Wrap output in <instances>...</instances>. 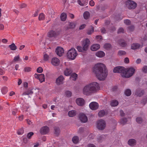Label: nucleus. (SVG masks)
Wrapping results in <instances>:
<instances>
[{"label": "nucleus", "instance_id": "f257e3e1", "mask_svg": "<svg viewBox=\"0 0 147 147\" xmlns=\"http://www.w3.org/2000/svg\"><path fill=\"white\" fill-rule=\"evenodd\" d=\"M93 71L96 78L100 80H104L108 75L106 66L103 63H99L95 65Z\"/></svg>", "mask_w": 147, "mask_h": 147}, {"label": "nucleus", "instance_id": "f03ea898", "mask_svg": "<svg viewBox=\"0 0 147 147\" xmlns=\"http://www.w3.org/2000/svg\"><path fill=\"white\" fill-rule=\"evenodd\" d=\"M100 86L98 83L93 82L84 86L83 89V94L86 95H89L99 90Z\"/></svg>", "mask_w": 147, "mask_h": 147}, {"label": "nucleus", "instance_id": "7ed1b4c3", "mask_svg": "<svg viewBox=\"0 0 147 147\" xmlns=\"http://www.w3.org/2000/svg\"><path fill=\"white\" fill-rule=\"evenodd\" d=\"M135 69L133 67H130L127 69L125 68L124 73L123 74V77L125 78H129L133 75Z\"/></svg>", "mask_w": 147, "mask_h": 147}, {"label": "nucleus", "instance_id": "20e7f679", "mask_svg": "<svg viewBox=\"0 0 147 147\" xmlns=\"http://www.w3.org/2000/svg\"><path fill=\"white\" fill-rule=\"evenodd\" d=\"M90 41L89 40L86 38L83 41V47L80 46H78L77 47L78 51L80 52H84L86 51L88 49V47L90 45Z\"/></svg>", "mask_w": 147, "mask_h": 147}, {"label": "nucleus", "instance_id": "39448f33", "mask_svg": "<svg viewBox=\"0 0 147 147\" xmlns=\"http://www.w3.org/2000/svg\"><path fill=\"white\" fill-rule=\"evenodd\" d=\"M78 55L76 50L72 48L69 50L67 53V57L71 60H74Z\"/></svg>", "mask_w": 147, "mask_h": 147}, {"label": "nucleus", "instance_id": "423d86ee", "mask_svg": "<svg viewBox=\"0 0 147 147\" xmlns=\"http://www.w3.org/2000/svg\"><path fill=\"white\" fill-rule=\"evenodd\" d=\"M126 7L129 9H134L137 6V3L134 1L128 0L125 3Z\"/></svg>", "mask_w": 147, "mask_h": 147}, {"label": "nucleus", "instance_id": "0eeeda50", "mask_svg": "<svg viewBox=\"0 0 147 147\" xmlns=\"http://www.w3.org/2000/svg\"><path fill=\"white\" fill-rule=\"evenodd\" d=\"M106 126L105 121L103 120L100 119L97 122V127L100 130H103Z\"/></svg>", "mask_w": 147, "mask_h": 147}, {"label": "nucleus", "instance_id": "6e6552de", "mask_svg": "<svg viewBox=\"0 0 147 147\" xmlns=\"http://www.w3.org/2000/svg\"><path fill=\"white\" fill-rule=\"evenodd\" d=\"M125 67H122L118 66L115 67L113 70V71L114 73H118L121 74V76L123 77V74L124 71Z\"/></svg>", "mask_w": 147, "mask_h": 147}, {"label": "nucleus", "instance_id": "1a4fd4ad", "mask_svg": "<svg viewBox=\"0 0 147 147\" xmlns=\"http://www.w3.org/2000/svg\"><path fill=\"white\" fill-rule=\"evenodd\" d=\"M49 127L47 126H45L40 128V131L41 134L45 135L49 132Z\"/></svg>", "mask_w": 147, "mask_h": 147}, {"label": "nucleus", "instance_id": "9d476101", "mask_svg": "<svg viewBox=\"0 0 147 147\" xmlns=\"http://www.w3.org/2000/svg\"><path fill=\"white\" fill-rule=\"evenodd\" d=\"M79 118L80 121L83 123H86L88 121V118L85 114L83 113H80L79 115Z\"/></svg>", "mask_w": 147, "mask_h": 147}, {"label": "nucleus", "instance_id": "9b49d317", "mask_svg": "<svg viewBox=\"0 0 147 147\" xmlns=\"http://www.w3.org/2000/svg\"><path fill=\"white\" fill-rule=\"evenodd\" d=\"M56 53L59 56H61L64 53L63 49L60 47H58L56 49Z\"/></svg>", "mask_w": 147, "mask_h": 147}, {"label": "nucleus", "instance_id": "f8f14e48", "mask_svg": "<svg viewBox=\"0 0 147 147\" xmlns=\"http://www.w3.org/2000/svg\"><path fill=\"white\" fill-rule=\"evenodd\" d=\"M89 106L90 109L92 110H96L97 109L98 107V103L95 102H91L89 104Z\"/></svg>", "mask_w": 147, "mask_h": 147}, {"label": "nucleus", "instance_id": "ddd939ff", "mask_svg": "<svg viewBox=\"0 0 147 147\" xmlns=\"http://www.w3.org/2000/svg\"><path fill=\"white\" fill-rule=\"evenodd\" d=\"M64 80L63 76L61 75L59 76L56 79V82L58 85L63 84V81Z\"/></svg>", "mask_w": 147, "mask_h": 147}, {"label": "nucleus", "instance_id": "4468645a", "mask_svg": "<svg viewBox=\"0 0 147 147\" xmlns=\"http://www.w3.org/2000/svg\"><path fill=\"white\" fill-rule=\"evenodd\" d=\"M59 34L57 32L51 30L49 31L48 33V36L49 37H55Z\"/></svg>", "mask_w": 147, "mask_h": 147}, {"label": "nucleus", "instance_id": "2eb2a0df", "mask_svg": "<svg viewBox=\"0 0 147 147\" xmlns=\"http://www.w3.org/2000/svg\"><path fill=\"white\" fill-rule=\"evenodd\" d=\"M51 63L53 65L57 66L59 64V60L58 58L54 57L52 58Z\"/></svg>", "mask_w": 147, "mask_h": 147}, {"label": "nucleus", "instance_id": "dca6fc26", "mask_svg": "<svg viewBox=\"0 0 147 147\" xmlns=\"http://www.w3.org/2000/svg\"><path fill=\"white\" fill-rule=\"evenodd\" d=\"M76 102L78 105L81 106L83 105L84 103V100L81 98H77L76 100Z\"/></svg>", "mask_w": 147, "mask_h": 147}, {"label": "nucleus", "instance_id": "f3484780", "mask_svg": "<svg viewBox=\"0 0 147 147\" xmlns=\"http://www.w3.org/2000/svg\"><path fill=\"white\" fill-rule=\"evenodd\" d=\"M72 72V70L71 69L67 68L64 71V73L65 76H68L71 74Z\"/></svg>", "mask_w": 147, "mask_h": 147}, {"label": "nucleus", "instance_id": "a211bd4d", "mask_svg": "<svg viewBox=\"0 0 147 147\" xmlns=\"http://www.w3.org/2000/svg\"><path fill=\"white\" fill-rule=\"evenodd\" d=\"M100 48V46L98 44H94L91 46V49L92 51H96Z\"/></svg>", "mask_w": 147, "mask_h": 147}, {"label": "nucleus", "instance_id": "6ab92c4d", "mask_svg": "<svg viewBox=\"0 0 147 147\" xmlns=\"http://www.w3.org/2000/svg\"><path fill=\"white\" fill-rule=\"evenodd\" d=\"M96 56L99 57H102L105 56V54L102 51H99L97 52L95 54Z\"/></svg>", "mask_w": 147, "mask_h": 147}, {"label": "nucleus", "instance_id": "aec40b11", "mask_svg": "<svg viewBox=\"0 0 147 147\" xmlns=\"http://www.w3.org/2000/svg\"><path fill=\"white\" fill-rule=\"evenodd\" d=\"M144 93L143 90H142L140 88H138L137 89L136 94L138 96H142Z\"/></svg>", "mask_w": 147, "mask_h": 147}, {"label": "nucleus", "instance_id": "412c9836", "mask_svg": "<svg viewBox=\"0 0 147 147\" xmlns=\"http://www.w3.org/2000/svg\"><path fill=\"white\" fill-rule=\"evenodd\" d=\"M119 44L122 47H125L127 45V44L124 40H119L118 42Z\"/></svg>", "mask_w": 147, "mask_h": 147}, {"label": "nucleus", "instance_id": "4be33fe9", "mask_svg": "<svg viewBox=\"0 0 147 147\" xmlns=\"http://www.w3.org/2000/svg\"><path fill=\"white\" fill-rule=\"evenodd\" d=\"M104 135H99L97 136V140L98 143H101L104 140Z\"/></svg>", "mask_w": 147, "mask_h": 147}, {"label": "nucleus", "instance_id": "5701e85b", "mask_svg": "<svg viewBox=\"0 0 147 147\" xmlns=\"http://www.w3.org/2000/svg\"><path fill=\"white\" fill-rule=\"evenodd\" d=\"M88 0H78V2L79 5L81 6H83L85 4H86Z\"/></svg>", "mask_w": 147, "mask_h": 147}, {"label": "nucleus", "instance_id": "b1692460", "mask_svg": "<svg viewBox=\"0 0 147 147\" xmlns=\"http://www.w3.org/2000/svg\"><path fill=\"white\" fill-rule=\"evenodd\" d=\"M139 44L137 43H133L131 46V49H138L140 47Z\"/></svg>", "mask_w": 147, "mask_h": 147}, {"label": "nucleus", "instance_id": "393cba45", "mask_svg": "<svg viewBox=\"0 0 147 147\" xmlns=\"http://www.w3.org/2000/svg\"><path fill=\"white\" fill-rule=\"evenodd\" d=\"M128 144L131 146H134L135 145L136 143V140L134 139H131L128 141Z\"/></svg>", "mask_w": 147, "mask_h": 147}, {"label": "nucleus", "instance_id": "a878e982", "mask_svg": "<svg viewBox=\"0 0 147 147\" xmlns=\"http://www.w3.org/2000/svg\"><path fill=\"white\" fill-rule=\"evenodd\" d=\"M76 114V111L75 110H71L69 111L68 113V115L70 117H73Z\"/></svg>", "mask_w": 147, "mask_h": 147}, {"label": "nucleus", "instance_id": "bb28decb", "mask_svg": "<svg viewBox=\"0 0 147 147\" xmlns=\"http://www.w3.org/2000/svg\"><path fill=\"white\" fill-rule=\"evenodd\" d=\"M67 16L66 14L65 13H62L60 16L61 20L62 21H65L67 18Z\"/></svg>", "mask_w": 147, "mask_h": 147}, {"label": "nucleus", "instance_id": "cd10ccee", "mask_svg": "<svg viewBox=\"0 0 147 147\" xmlns=\"http://www.w3.org/2000/svg\"><path fill=\"white\" fill-rule=\"evenodd\" d=\"M33 92L32 90H28L26 92H24L23 94L22 95H29L32 94Z\"/></svg>", "mask_w": 147, "mask_h": 147}, {"label": "nucleus", "instance_id": "c85d7f7f", "mask_svg": "<svg viewBox=\"0 0 147 147\" xmlns=\"http://www.w3.org/2000/svg\"><path fill=\"white\" fill-rule=\"evenodd\" d=\"M77 77V74L75 73L72 74L70 76V79L71 80L75 81Z\"/></svg>", "mask_w": 147, "mask_h": 147}, {"label": "nucleus", "instance_id": "c756f323", "mask_svg": "<svg viewBox=\"0 0 147 147\" xmlns=\"http://www.w3.org/2000/svg\"><path fill=\"white\" fill-rule=\"evenodd\" d=\"M142 46H143L144 45H145V43L146 42V43L147 42V35H145L142 38Z\"/></svg>", "mask_w": 147, "mask_h": 147}, {"label": "nucleus", "instance_id": "7c9ffc66", "mask_svg": "<svg viewBox=\"0 0 147 147\" xmlns=\"http://www.w3.org/2000/svg\"><path fill=\"white\" fill-rule=\"evenodd\" d=\"M45 76L44 74H39L38 79L39 81L41 82H43L45 81Z\"/></svg>", "mask_w": 147, "mask_h": 147}, {"label": "nucleus", "instance_id": "2f4dec72", "mask_svg": "<svg viewBox=\"0 0 147 147\" xmlns=\"http://www.w3.org/2000/svg\"><path fill=\"white\" fill-rule=\"evenodd\" d=\"M90 14L89 12L88 11H85L83 14V16L84 18L85 19H88L90 17Z\"/></svg>", "mask_w": 147, "mask_h": 147}, {"label": "nucleus", "instance_id": "473e14b6", "mask_svg": "<svg viewBox=\"0 0 147 147\" xmlns=\"http://www.w3.org/2000/svg\"><path fill=\"white\" fill-rule=\"evenodd\" d=\"M79 138L77 136H74L72 139V141L74 144L78 143L79 141Z\"/></svg>", "mask_w": 147, "mask_h": 147}, {"label": "nucleus", "instance_id": "72a5a7b5", "mask_svg": "<svg viewBox=\"0 0 147 147\" xmlns=\"http://www.w3.org/2000/svg\"><path fill=\"white\" fill-rule=\"evenodd\" d=\"M118 104V101L116 100H113L111 103V105L112 106L115 107Z\"/></svg>", "mask_w": 147, "mask_h": 147}, {"label": "nucleus", "instance_id": "f704fd0d", "mask_svg": "<svg viewBox=\"0 0 147 147\" xmlns=\"http://www.w3.org/2000/svg\"><path fill=\"white\" fill-rule=\"evenodd\" d=\"M9 46L11 50H15L17 49V47L14 43L12 44Z\"/></svg>", "mask_w": 147, "mask_h": 147}, {"label": "nucleus", "instance_id": "c9c22d12", "mask_svg": "<svg viewBox=\"0 0 147 147\" xmlns=\"http://www.w3.org/2000/svg\"><path fill=\"white\" fill-rule=\"evenodd\" d=\"M105 111L104 110H101L99 112L98 115L99 117H102L105 115Z\"/></svg>", "mask_w": 147, "mask_h": 147}, {"label": "nucleus", "instance_id": "e433bc0d", "mask_svg": "<svg viewBox=\"0 0 147 147\" xmlns=\"http://www.w3.org/2000/svg\"><path fill=\"white\" fill-rule=\"evenodd\" d=\"M124 93L126 96H129L131 94V91L129 89H127L125 91Z\"/></svg>", "mask_w": 147, "mask_h": 147}, {"label": "nucleus", "instance_id": "4c0bfd02", "mask_svg": "<svg viewBox=\"0 0 147 147\" xmlns=\"http://www.w3.org/2000/svg\"><path fill=\"white\" fill-rule=\"evenodd\" d=\"M104 47L107 50H109L111 48V45L110 44L106 43L105 44Z\"/></svg>", "mask_w": 147, "mask_h": 147}, {"label": "nucleus", "instance_id": "58836bf2", "mask_svg": "<svg viewBox=\"0 0 147 147\" xmlns=\"http://www.w3.org/2000/svg\"><path fill=\"white\" fill-rule=\"evenodd\" d=\"M45 19V16L44 14L42 13H40L39 17L38 19L39 20H43Z\"/></svg>", "mask_w": 147, "mask_h": 147}, {"label": "nucleus", "instance_id": "ea45409f", "mask_svg": "<svg viewBox=\"0 0 147 147\" xmlns=\"http://www.w3.org/2000/svg\"><path fill=\"white\" fill-rule=\"evenodd\" d=\"M126 54V52L123 50L119 51L118 53V55L119 56L123 55H125Z\"/></svg>", "mask_w": 147, "mask_h": 147}, {"label": "nucleus", "instance_id": "a19ab883", "mask_svg": "<svg viewBox=\"0 0 147 147\" xmlns=\"http://www.w3.org/2000/svg\"><path fill=\"white\" fill-rule=\"evenodd\" d=\"M55 133L56 135H58L60 132V130L59 127H54Z\"/></svg>", "mask_w": 147, "mask_h": 147}, {"label": "nucleus", "instance_id": "79ce46f5", "mask_svg": "<svg viewBox=\"0 0 147 147\" xmlns=\"http://www.w3.org/2000/svg\"><path fill=\"white\" fill-rule=\"evenodd\" d=\"M127 121L126 118H123L120 121V123L123 125L125 124L127 122Z\"/></svg>", "mask_w": 147, "mask_h": 147}, {"label": "nucleus", "instance_id": "37998d69", "mask_svg": "<svg viewBox=\"0 0 147 147\" xmlns=\"http://www.w3.org/2000/svg\"><path fill=\"white\" fill-rule=\"evenodd\" d=\"M76 25V23L74 22H70L69 23V28H74Z\"/></svg>", "mask_w": 147, "mask_h": 147}, {"label": "nucleus", "instance_id": "c03bdc74", "mask_svg": "<svg viewBox=\"0 0 147 147\" xmlns=\"http://www.w3.org/2000/svg\"><path fill=\"white\" fill-rule=\"evenodd\" d=\"M17 132L18 135H20L24 133V130L23 128H21L19 129L18 130Z\"/></svg>", "mask_w": 147, "mask_h": 147}, {"label": "nucleus", "instance_id": "a18cd8bd", "mask_svg": "<svg viewBox=\"0 0 147 147\" xmlns=\"http://www.w3.org/2000/svg\"><path fill=\"white\" fill-rule=\"evenodd\" d=\"M94 31V28L91 26V29L90 30H88L87 32V33L88 34H91L92 32H93Z\"/></svg>", "mask_w": 147, "mask_h": 147}, {"label": "nucleus", "instance_id": "49530a36", "mask_svg": "<svg viewBox=\"0 0 147 147\" xmlns=\"http://www.w3.org/2000/svg\"><path fill=\"white\" fill-rule=\"evenodd\" d=\"M13 61H18L21 60L20 57L19 55H18L17 56H16L14 58Z\"/></svg>", "mask_w": 147, "mask_h": 147}, {"label": "nucleus", "instance_id": "de8ad7c7", "mask_svg": "<svg viewBox=\"0 0 147 147\" xmlns=\"http://www.w3.org/2000/svg\"><path fill=\"white\" fill-rule=\"evenodd\" d=\"M49 56L46 54H45L44 55V60L45 61H47L49 59Z\"/></svg>", "mask_w": 147, "mask_h": 147}, {"label": "nucleus", "instance_id": "09e8293b", "mask_svg": "<svg viewBox=\"0 0 147 147\" xmlns=\"http://www.w3.org/2000/svg\"><path fill=\"white\" fill-rule=\"evenodd\" d=\"M136 121L138 123H142V119L141 118L138 117L136 119Z\"/></svg>", "mask_w": 147, "mask_h": 147}, {"label": "nucleus", "instance_id": "8fccbe9b", "mask_svg": "<svg viewBox=\"0 0 147 147\" xmlns=\"http://www.w3.org/2000/svg\"><path fill=\"white\" fill-rule=\"evenodd\" d=\"M65 94L67 96L70 97L71 96L72 93L70 91H67L65 92Z\"/></svg>", "mask_w": 147, "mask_h": 147}, {"label": "nucleus", "instance_id": "3c124183", "mask_svg": "<svg viewBox=\"0 0 147 147\" xmlns=\"http://www.w3.org/2000/svg\"><path fill=\"white\" fill-rule=\"evenodd\" d=\"M43 69L41 67H39L37 69V71L39 73H41L42 72Z\"/></svg>", "mask_w": 147, "mask_h": 147}, {"label": "nucleus", "instance_id": "603ef678", "mask_svg": "<svg viewBox=\"0 0 147 147\" xmlns=\"http://www.w3.org/2000/svg\"><path fill=\"white\" fill-rule=\"evenodd\" d=\"M33 134L34 133L33 132H30L28 134L27 137L29 139H30L31 138V136H32Z\"/></svg>", "mask_w": 147, "mask_h": 147}, {"label": "nucleus", "instance_id": "864d4df0", "mask_svg": "<svg viewBox=\"0 0 147 147\" xmlns=\"http://www.w3.org/2000/svg\"><path fill=\"white\" fill-rule=\"evenodd\" d=\"M108 6L106 5H102L101 7V9L102 10H105V9H106L107 8Z\"/></svg>", "mask_w": 147, "mask_h": 147}, {"label": "nucleus", "instance_id": "5fc2aeb1", "mask_svg": "<svg viewBox=\"0 0 147 147\" xmlns=\"http://www.w3.org/2000/svg\"><path fill=\"white\" fill-rule=\"evenodd\" d=\"M124 23L127 25H129L131 23V22L130 20L127 19L125 20L124 21Z\"/></svg>", "mask_w": 147, "mask_h": 147}, {"label": "nucleus", "instance_id": "6e6d98bb", "mask_svg": "<svg viewBox=\"0 0 147 147\" xmlns=\"http://www.w3.org/2000/svg\"><path fill=\"white\" fill-rule=\"evenodd\" d=\"M124 29L123 28H121L119 29L118 31V33H123L124 32Z\"/></svg>", "mask_w": 147, "mask_h": 147}, {"label": "nucleus", "instance_id": "4d7b16f0", "mask_svg": "<svg viewBox=\"0 0 147 147\" xmlns=\"http://www.w3.org/2000/svg\"><path fill=\"white\" fill-rule=\"evenodd\" d=\"M31 68L30 67H26L24 69V71L25 72H28L31 71Z\"/></svg>", "mask_w": 147, "mask_h": 147}, {"label": "nucleus", "instance_id": "13d9d810", "mask_svg": "<svg viewBox=\"0 0 147 147\" xmlns=\"http://www.w3.org/2000/svg\"><path fill=\"white\" fill-rule=\"evenodd\" d=\"M5 73V71L3 69L0 68V75H3Z\"/></svg>", "mask_w": 147, "mask_h": 147}, {"label": "nucleus", "instance_id": "bf43d9fd", "mask_svg": "<svg viewBox=\"0 0 147 147\" xmlns=\"http://www.w3.org/2000/svg\"><path fill=\"white\" fill-rule=\"evenodd\" d=\"M20 7L21 8H24L26 7V5L25 3H21L20 5Z\"/></svg>", "mask_w": 147, "mask_h": 147}, {"label": "nucleus", "instance_id": "052dcab7", "mask_svg": "<svg viewBox=\"0 0 147 147\" xmlns=\"http://www.w3.org/2000/svg\"><path fill=\"white\" fill-rule=\"evenodd\" d=\"M143 71L145 73H147V66H144L142 69Z\"/></svg>", "mask_w": 147, "mask_h": 147}, {"label": "nucleus", "instance_id": "680f3d73", "mask_svg": "<svg viewBox=\"0 0 147 147\" xmlns=\"http://www.w3.org/2000/svg\"><path fill=\"white\" fill-rule=\"evenodd\" d=\"M17 109H14L12 110V113L13 115H15L17 113Z\"/></svg>", "mask_w": 147, "mask_h": 147}, {"label": "nucleus", "instance_id": "e2e57ef3", "mask_svg": "<svg viewBox=\"0 0 147 147\" xmlns=\"http://www.w3.org/2000/svg\"><path fill=\"white\" fill-rule=\"evenodd\" d=\"M128 29L129 30V31H132L134 29V27L133 26H129L128 28Z\"/></svg>", "mask_w": 147, "mask_h": 147}, {"label": "nucleus", "instance_id": "0e129e2a", "mask_svg": "<svg viewBox=\"0 0 147 147\" xmlns=\"http://www.w3.org/2000/svg\"><path fill=\"white\" fill-rule=\"evenodd\" d=\"M124 62L126 63H128L129 62V58L128 57L125 58L124 59Z\"/></svg>", "mask_w": 147, "mask_h": 147}, {"label": "nucleus", "instance_id": "69168bd1", "mask_svg": "<svg viewBox=\"0 0 147 147\" xmlns=\"http://www.w3.org/2000/svg\"><path fill=\"white\" fill-rule=\"evenodd\" d=\"M89 4L90 6H93L94 5V2L93 0H91L90 1L89 3Z\"/></svg>", "mask_w": 147, "mask_h": 147}, {"label": "nucleus", "instance_id": "338daca9", "mask_svg": "<svg viewBox=\"0 0 147 147\" xmlns=\"http://www.w3.org/2000/svg\"><path fill=\"white\" fill-rule=\"evenodd\" d=\"M87 147H96V146L93 144H89L87 145Z\"/></svg>", "mask_w": 147, "mask_h": 147}, {"label": "nucleus", "instance_id": "774afa93", "mask_svg": "<svg viewBox=\"0 0 147 147\" xmlns=\"http://www.w3.org/2000/svg\"><path fill=\"white\" fill-rule=\"evenodd\" d=\"M86 25L85 24H83L81 25L79 27L80 30H82L85 27Z\"/></svg>", "mask_w": 147, "mask_h": 147}]
</instances>
